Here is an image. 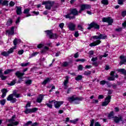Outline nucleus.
Wrapping results in <instances>:
<instances>
[{
    "mask_svg": "<svg viewBox=\"0 0 126 126\" xmlns=\"http://www.w3.org/2000/svg\"><path fill=\"white\" fill-rule=\"evenodd\" d=\"M65 80L63 82V85H67V84L68 83V81H69V78H70V77H69V76H66L65 77Z\"/></svg>",
    "mask_w": 126,
    "mask_h": 126,
    "instance_id": "bb28decb",
    "label": "nucleus"
},
{
    "mask_svg": "<svg viewBox=\"0 0 126 126\" xmlns=\"http://www.w3.org/2000/svg\"><path fill=\"white\" fill-rule=\"evenodd\" d=\"M38 110V108L34 107L32 109L26 108L25 113L27 115L28 114H31V113H34V112H36Z\"/></svg>",
    "mask_w": 126,
    "mask_h": 126,
    "instance_id": "9b49d317",
    "label": "nucleus"
},
{
    "mask_svg": "<svg viewBox=\"0 0 126 126\" xmlns=\"http://www.w3.org/2000/svg\"><path fill=\"white\" fill-rule=\"evenodd\" d=\"M54 3H55L54 1L48 0L47 1L43 2L42 3V4L43 5L45 4L46 9H48V10H51V9L54 6Z\"/></svg>",
    "mask_w": 126,
    "mask_h": 126,
    "instance_id": "f03ea898",
    "label": "nucleus"
},
{
    "mask_svg": "<svg viewBox=\"0 0 126 126\" xmlns=\"http://www.w3.org/2000/svg\"><path fill=\"white\" fill-rule=\"evenodd\" d=\"M6 100L5 99H2L1 100H0V104L2 106H4V104H5Z\"/></svg>",
    "mask_w": 126,
    "mask_h": 126,
    "instance_id": "a18cd8bd",
    "label": "nucleus"
},
{
    "mask_svg": "<svg viewBox=\"0 0 126 126\" xmlns=\"http://www.w3.org/2000/svg\"><path fill=\"white\" fill-rule=\"evenodd\" d=\"M94 126H101V125L100 124V123L97 122L94 123Z\"/></svg>",
    "mask_w": 126,
    "mask_h": 126,
    "instance_id": "774afa93",
    "label": "nucleus"
},
{
    "mask_svg": "<svg viewBox=\"0 0 126 126\" xmlns=\"http://www.w3.org/2000/svg\"><path fill=\"white\" fill-rule=\"evenodd\" d=\"M50 81H51V79L50 78H47L45 80L43 81V82L41 83V84L42 85H46L47 83H48V82H50Z\"/></svg>",
    "mask_w": 126,
    "mask_h": 126,
    "instance_id": "a878e982",
    "label": "nucleus"
},
{
    "mask_svg": "<svg viewBox=\"0 0 126 126\" xmlns=\"http://www.w3.org/2000/svg\"><path fill=\"white\" fill-rule=\"evenodd\" d=\"M23 53H24V51L23 50H21L18 51V54H19V55H22Z\"/></svg>",
    "mask_w": 126,
    "mask_h": 126,
    "instance_id": "69168bd1",
    "label": "nucleus"
},
{
    "mask_svg": "<svg viewBox=\"0 0 126 126\" xmlns=\"http://www.w3.org/2000/svg\"><path fill=\"white\" fill-rule=\"evenodd\" d=\"M70 12H71V13H72V15L74 16L78 15V14L79 13V11H78V10H77V8L70 9Z\"/></svg>",
    "mask_w": 126,
    "mask_h": 126,
    "instance_id": "ddd939ff",
    "label": "nucleus"
},
{
    "mask_svg": "<svg viewBox=\"0 0 126 126\" xmlns=\"http://www.w3.org/2000/svg\"><path fill=\"white\" fill-rule=\"evenodd\" d=\"M6 33H7L8 35H13L14 34V27H12L10 30H6Z\"/></svg>",
    "mask_w": 126,
    "mask_h": 126,
    "instance_id": "a211bd4d",
    "label": "nucleus"
},
{
    "mask_svg": "<svg viewBox=\"0 0 126 126\" xmlns=\"http://www.w3.org/2000/svg\"><path fill=\"white\" fill-rule=\"evenodd\" d=\"M1 92L2 93L1 95V98H4L6 96V93L8 92L6 89H3L1 90Z\"/></svg>",
    "mask_w": 126,
    "mask_h": 126,
    "instance_id": "aec40b11",
    "label": "nucleus"
},
{
    "mask_svg": "<svg viewBox=\"0 0 126 126\" xmlns=\"http://www.w3.org/2000/svg\"><path fill=\"white\" fill-rule=\"evenodd\" d=\"M99 44H101V41L99 40H97L96 41L91 43L90 44V47H95L97 46V45H99Z\"/></svg>",
    "mask_w": 126,
    "mask_h": 126,
    "instance_id": "6ab92c4d",
    "label": "nucleus"
},
{
    "mask_svg": "<svg viewBox=\"0 0 126 126\" xmlns=\"http://www.w3.org/2000/svg\"><path fill=\"white\" fill-rule=\"evenodd\" d=\"M82 79V75H78L77 77L75 78V80L78 81L79 80H81Z\"/></svg>",
    "mask_w": 126,
    "mask_h": 126,
    "instance_id": "79ce46f5",
    "label": "nucleus"
},
{
    "mask_svg": "<svg viewBox=\"0 0 126 126\" xmlns=\"http://www.w3.org/2000/svg\"><path fill=\"white\" fill-rule=\"evenodd\" d=\"M91 8V5L88 4H84L81 5V8L79 10V13H81L82 11L85 10V9H90Z\"/></svg>",
    "mask_w": 126,
    "mask_h": 126,
    "instance_id": "1a4fd4ad",
    "label": "nucleus"
},
{
    "mask_svg": "<svg viewBox=\"0 0 126 126\" xmlns=\"http://www.w3.org/2000/svg\"><path fill=\"white\" fill-rule=\"evenodd\" d=\"M30 64V63L28 62L27 63H22L21 64V66L24 67V66H28Z\"/></svg>",
    "mask_w": 126,
    "mask_h": 126,
    "instance_id": "ea45409f",
    "label": "nucleus"
},
{
    "mask_svg": "<svg viewBox=\"0 0 126 126\" xmlns=\"http://www.w3.org/2000/svg\"><path fill=\"white\" fill-rule=\"evenodd\" d=\"M1 4H2V5H6V6H8V1L7 0H4Z\"/></svg>",
    "mask_w": 126,
    "mask_h": 126,
    "instance_id": "c03bdc74",
    "label": "nucleus"
},
{
    "mask_svg": "<svg viewBox=\"0 0 126 126\" xmlns=\"http://www.w3.org/2000/svg\"><path fill=\"white\" fill-rule=\"evenodd\" d=\"M54 102H55V100H52V101H49L48 103H46L45 105L46 106H47V107H48V108H50V109H53V103H54Z\"/></svg>",
    "mask_w": 126,
    "mask_h": 126,
    "instance_id": "4be33fe9",
    "label": "nucleus"
},
{
    "mask_svg": "<svg viewBox=\"0 0 126 126\" xmlns=\"http://www.w3.org/2000/svg\"><path fill=\"white\" fill-rule=\"evenodd\" d=\"M94 120L93 119L91 121V124L90 126H94Z\"/></svg>",
    "mask_w": 126,
    "mask_h": 126,
    "instance_id": "680f3d73",
    "label": "nucleus"
},
{
    "mask_svg": "<svg viewBox=\"0 0 126 126\" xmlns=\"http://www.w3.org/2000/svg\"><path fill=\"white\" fill-rule=\"evenodd\" d=\"M83 99L84 98L82 97H75V95H72L67 98V101L71 103L74 102V101H82Z\"/></svg>",
    "mask_w": 126,
    "mask_h": 126,
    "instance_id": "20e7f679",
    "label": "nucleus"
},
{
    "mask_svg": "<svg viewBox=\"0 0 126 126\" xmlns=\"http://www.w3.org/2000/svg\"><path fill=\"white\" fill-rule=\"evenodd\" d=\"M3 70L2 69L0 68V78H1V80H5L7 77L6 76L3 75Z\"/></svg>",
    "mask_w": 126,
    "mask_h": 126,
    "instance_id": "f3484780",
    "label": "nucleus"
},
{
    "mask_svg": "<svg viewBox=\"0 0 126 126\" xmlns=\"http://www.w3.org/2000/svg\"><path fill=\"white\" fill-rule=\"evenodd\" d=\"M114 116H115V113H114V111H111L108 116V117L109 118V120H111V119H113L114 120V118H115V117H114Z\"/></svg>",
    "mask_w": 126,
    "mask_h": 126,
    "instance_id": "cd10ccee",
    "label": "nucleus"
},
{
    "mask_svg": "<svg viewBox=\"0 0 126 126\" xmlns=\"http://www.w3.org/2000/svg\"><path fill=\"white\" fill-rule=\"evenodd\" d=\"M77 122H78V119H75L74 120H70V123H71L72 124H74V125H75V124H76V123H77Z\"/></svg>",
    "mask_w": 126,
    "mask_h": 126,
    "instance_id": "49530a36",
    "label": "nucleus"
},
{
    "mask_svg": "<svg viewBox=\"0 0 126 126\" xmlns=\"http://www.w3.org/2000/svg\"><path fill=\"white\" fill-rule=\"evenodd\" d=\"M91 73H92L91 71L88 70V71H85L84 73V75L88 76V75H90Z\"/></svg>",
    "mask_w": 126,
    "mask_h": 126,
    "instance_id": "4c0bfd02",
    "label": "nucleus"
},
{
    "mask_svg": "<svg viewBox=\"0 0 126 126\" xmlns=\"http://www.w3.org/2000/svg\"><path fill=\"white\" fill-rule=\"evenodd\" d=\"M118 71L119 72H122V74H124V75H126V70H125L124 68L119 69Z\"/></svg>",
    "mask_w": 126,
    "mask_h": 126,
    "instance_id": "c756f323",
    "label": "nucleus"
},
{
    "mask_svg": "<svg viewBox=\"0 0 126 126\" xmlns=\"http://www.w3.org/2000/svg\"><path fill=\"white\" fill-rule=\"evenodd\" d=\"M76 62H81V63H84L85 62V59H78L76 60Z\"/></svg>",
    "mask_w": 126,
    "mask_h": 126,
    "instance_id": "864d4df0",
    "label": "nucleus"
},
{
    "mask_svg": "<svg viewBox=\"0 0 126 126\" xmlns=\"http://www.w3.org/2000/svg\"><path fill=\"white\" fill-rule=\"evenodd\" d=\"M78 28L79 30H80L81 31H83V27H82V26L80 25H78Z\"/></svg>",
    "mask_w": 126,
    "mask_h": 126,
    "instance_id": "603ef678",
    "label": "nucleus"
},
{
    "mask_svg": "<svg viewBox=\"0 0 126 126\" xmlns=\"http://www.w3.org/2000/svg\"><path fill=\"white\" fill-rule=\"evenodd\" d=\"M15 84V81L13 80L10 82V83H8V85H9L10 86H12Z\"/></svg>",
    "mask_w": 126,
    "mask_h": 126,
    "instance_id": "09e8293b",
    "label": "nucleus"
},
{
    "mask_svg": "<svg viewBox=\"0 0 126 126\" xmlns=\"http://www.w3.org/2000/svg\"><path fill=\"white\" fill-rule=\"evenodd\" d=\"M101 3L104 5H108L109 4V1L108 0H102Z\"/></svg>",
    "mask_w": 126,
    "mask_h": 126,
    "instance_id": "7c9ffc66",
    "label": "nucleus"
},
{
    "mask_svg": "<svg viewBox=\"0 0 126 126\" xmlns=\"http://www.w3.org/2000/svg\"><path fill=\"white\" fill-rule=\"evenodd\" d=\"M11 71H13V69H8L4 71V74H8V73H10Z\"/></svg>",
    "mask_w": 126,
    "mask_h": 126,
    "instance_id": "2f4dec72",
    "label": "nucleus"
},
{
    "mask_svg": "<svg viewBox=\"0 0 126 126\" xmlns=\"http://www.w3.org/2000/svg\"><path fill=\"white\" fill-rule=\"evenodd\" d=\"M43 97H44V95L42 94H40L36 99V102L37 103H41L42 101H43Z\"/></svg>",
    "mask_w": 126,
    "mask_h": 126,
    "instance_id": "b1692460",
    "label": "nucleus"
},
{
    "mask_svg": "<svg viewBox=\"0 0 126 126\" xmlns=\"http://www.w3.org/2000/svg\"><path fill=\"white\" fill-rule=\"evenodd\" d=\"M16 76H17L18 78H19V80L18 81V83H21L22 81H23V78H22V76L25 74V73H21L20 71H17L15 73Z\"/></svg>",
    "mask_w": 126,
    "mask_h": 126,
    "instance_id": "423d86ee",
    "label": "nucleus"
},
{
    "mask_svg": "<svg viewBox=\"0 0 126 126\" xmlns=\"http://www.w3.org/2000/svg\"><path fill=\"white\" fill-rule=\"evenodd\" d=\"M20 22V17H18L16 21V24H18Z\"/></svg>",
    "mask_w": 126,
    "mask_h": 126,
    "instance_id": "bf43d9fd",
    "label": "nucleus"
},
{
    "mask_svg": "<svg viewBox=\"0 0 126 126\" xmlns=\"http://www.w3.org/2000/svg\"><path fill=\"white\" fill-rule=\"evenodd\" d=\"M68 65V62H64V63L63 64V66L66 67Z\"/></svg>",
    "mask_w": 126,
    "mask_h": 126,
    "instance_id": "052dcab7",
    "label": "nucleus"
},
{
    "mask_svg": "<svg viewBox=\"0 0 126 126\" xmlns=\"http://www.w3.org/2000/svg\"><path fill=\"white\" fill-rule=\"evenodd\" d=\"M15 5V2H14L13 1H11L9 4V6H11L12 7V6H14Z\"/></svg>",
    "mask_w": 126,
    "mask_h": 126,
    "instance_id": "de8ad7c7",
    "label": "nucleus"
},
{
    "mask_svg": "<svg viewBox=\"0 0 126 126\" xmlns=\"http://www.w3.org/2000/svg\"><path fill=\"white\" fill-rule=\"evenodd\" d=\"M126 11H123L122 13V16L123 17H125V16H126Z\"/></svg>",
    "mask_w": 126,
    "mask_h": 126,
    "instance_id": "338daca9",
    "label": "nucleus"
},
{
    "mask_svg": "<svg viewBox=\"0 0 126 126\" xmlns=\"http://www.w3.org/2000/svg\"><path fill=\"white\" fill-rule=\"evenodd\" d=\"M64 17L66 19L68 18L69 19H70V20H71L72 19H75V16H73L71 12H70L69 13L64 15Z\"/></svg>",
    "mask_w": 126,
    "mask_h": 126,
    "instance_id": "2eb2a0df",
    "label": "nucleus"
},
{
    "mask_svg": "<svg viewBox=\"0 0 126 126\" xmlns=\"http://www.w3.org/2000/svg\"><path fill=\"white\" fill-rule=\"evenodd\" d=\"M7 52L9 55L12 54L13 53V48H10Z\"/></svg>",
    "mask_w": 126,
    "mask_h": 126,
    "instance_id": "6e6d98bb",
    "label": "nucleus"
},
{
    "mask_svg": "<svg viewBox=\"0 0 126 126\" xmlns=\"http://www.w3.org/2000/svg\"><path fill=\"white\" fill-rule=\"evenodd\" d=\"M102 22H107L108 23V25H112L114 22V19L110 17H104L102 18Z\"/></svg>",
    "mask_w": 126,
    "mask_h": 126,
    "instance_id": "9d476101",
    "label": "nucleus"
},
{
    "mask_svg": "<svg viewBox=\"0 0 126 126\" xmlns=\"http://www.w3.org/2000/svg\"><path fill=\"white\" fill-rule=\"evenodd\" d=\"M59 7V4H54L52 9L53 10H56V8H58Z\"/></svg>",
    "mask_w": 126,
    "mask_h": 126,
    "instance_id": "37998d69",
    "label": "nucleus"
},
{
    "mask_svg": "<svg viewBox=\"0 0 126 126\" xmlns=\"http://www.w3.org/2000/svg\"><path fill=\"white\" fill-rule=\"evenodd\" d=\"M63 26H64V24L63 23H61L59 25V27H60L61 29H63Z\"/></svg>",
    "mask_w": 126,
    "mask_h": 126,
    "instance_id": "13d9d810",
    "label": "nucleus"
},
{
    "mask_svg": "<svg viewBox=\"0 0 126 126\" xmlns=\"http://www.w3.org/2000/svg\"><path fill=\"white\" fill-rule=\"evenodd\" d=\"M30 11V9L29 8H27V9H25L24 10V12H23V13L24 14H28L26 16V17H28L29 16H31V14H29V12Z\"/></svg>",
    "mask_w": 126,
    "mask_h": 126,
    "instance_id": "5701e85b",
    "label": "nucleus"
},
{
    "mask_svg": "<svg viewBox=\"0 0 126 126\" xmlns=\"http://www.w3.org/2000/svg\"><path fill=\"white\" fill-rule=\"evenodd\" d=\"M109 102L108 101H106V100L102 102V106H107V105L109 104Z\"/></svg>",
    "mask_w": 126,
    "mask_h": 126,
    "instance_id": "8fccbe9b",
    "label": "nucleus"
},
{
    "mask_svg": "<svg viewBox=\"0 0 126 126\" xmlns=\"http://www.w3.org/2000/svg\"><path fill=\"white\" fill-rule=\"evenodd\" d=\"M21 40L19 39H17V38H15V39L13 40V44L15 46H16L17 44H19L21 43Z\"/></svg>",
    "mask_w": 126,
    "mask_h": 126,
    "instance_id": "393cba45",
    "label": "nucleus"
},
{
    "mask_svg": "<svg viewBox=\"0 0 126 126\" xmlns=\"http://www.w3.org/2000/svg\"><path fill=\"white\" fill-rule=\"evenodd\" d=\"M14 119H15V116H13L12 117L11 119H9L8 120L9 123L10 124H13V123L14 122Z\"/></svg>",
    "mask_w": 126,
    "mask_h": 126,
    "instance_id": "c9c22d12",
    "label": "nucleus"
},
{
    "mask_svg": "<svg viewBox=\"0 0 126 126\" xmlns=\"http://www.w3.org/2000/svg\"><path fill=\"white\" fill-rule=\"evenodd\" d=\"M75 27H76V26L72 23H69L68 24V28L70 31H74L75 30Z\"/></svg>",
    "mask_w": 126,
    "mask_h": 126,
    "instance_id": "4468645a",
    "label": "nucleus"
},
{
    "mask_svg": "<svg viewBox=\"0 0 126 126\" xmlns=\"http://www.w3.org/2000/svg\"><path fill=\"white\" fill-rule=\"evenodd\" d=\"M107 83H108V82L105 80H102L99 82V84H100V85H105Z\"/></svg>",
    "mask_w": 126,
    "mask_h": 126,
    "instance_id": "a19ab883",
    "label": "nucleus"
},
{
    "mask_svg": "<svg viewBox=\"0 0 126 126\" xmlns=\"http://www.w3.org/2000/svg\"><path fill=\"white\" fill-rule=\"evenodd\" d=\"M113 121L115 124H120V122H122V124H125L124 121V118L122 115H119L118 116H115L114 117Z\"/></svg>",
    "mask_w": 126,
    "mask_h": 126,
    "instance_id": "7ed1b4c3",
    "label": "nucleus"
},
{
    "mask_svg": "<svg viewBox=\"0 0 126 126\" xmlns=\"http://www.w3.org/2000/svg\"><path fill=\"white\" fill-rule=\"evenodd\" d=\"M45 32H46L50 39H57L58 38L57 34L53 33L52 32V31L50 30L45 31Z\"/></svg>",
    "mask_w": 126,
    "mask_h": 126,
    "instance_id": "39448f33",
    "label": "nucleus"
},
{
    "mask_svg": "<svg viewBox=\"0 0 126 126\" xmlns=\"http://www.w3.org/2000/svg\"><path fill=\"white\" fill-rule=\"evenodd\" d=\"M1 55L3 57H8L9 54H8V52L6 51H3L1 53Z\"/></svg>",
    "mask_w": 126,
    "mask_h": 126,
    "instance_id": "473e14b6",
    "label": "nucleus"
},
{
    "mask_svg": "<svg viewBox=\"0 0 126 126\" xmlns=\"http://www.w3.org/2000/svg\"><path fill=\"white\" fill-rule=\"evenodd\" d=\"M93 39L94 40H100L102 39L104 40L105 39H107V35L103 34H100L99 35H94L92 36Z\"/></svg>",
    "mask_w": 126,
    "mask_h": 126,
    "instance_id": "6e6552de",
    "label": "nucleus"
},
{
    "mask_svg": "<svg viewBox=\"0 0 126 126\" xmlns=\"http://www.w3.org/2000/svg\"><path fill=\"white\" fill-rule=\"evenodd\" d=\"M16 12L18 15H20V14H22V7L21 6H16Z\"/></svg>",
    "mask_w": 126,
    "mask_h": 126,
    "instance_id": "412c9836",
    "label": "nucleus"
},
{
    "mask_svg": "<svg viewBox=\"0 0 126 126\" xmlns=\"http://www.w3.org/2000/svg\"><path fill=\"white\" fill-rule=\"evenodd\" d=\"M48 50H49L48 47L47 46H45L43 49L40 51V53H41V54H43V53H46V51H48Z\"/></svg>",
    "mask_w": 126,
    "mask_h": 126,
    "instance_id": "f704fd0d",
    "label": "nucleus"
},
{
    "mask_svg": "<svg viewBox=\"0 0 126 126\" xmlns=\"http://www.w3.org/2000/svg\"><path fill=\"white\" fill-rule=\"evenodd\" d=\"M32 124V121H28L26 123L24 124V126H30V125H31Z\"/></svg>",
    "mask_w": 126,
    "mask_h": 126,
    "instance_id": "3c124183",
    "label": "nucleus"
},
{
    "mask_svg": "<svg viewBox=\"0 0 126 126\" xmlns=\"http://www.w3.org/2000/svg\"><path fill=\"white\" fill-rule=\"evenodd\" d=\"M110 75L111 76H113L114 77H115V78H118L119 77V75H118V74H116V72L113 71L111 72Z\"/></svg>",
    "mask_w": 126,
    "mask_h": 126,
    "instance_id": "c85d7f7f",
    "label": "nucleus"
},
{
    "mask_svg": "<svg viewBox=\"0 0 126 126\" xmlns=\"http://www.w3.org/2000/svg\"><path fill=\"white\" fill-rule=\"evenodd\" d=\"M116 31L117 32H121L123 31V28H119L118 29H116Z\"/></svg>",
    "mask_w": 126,
    "mask_h": 126,
    "instance_id": "4d7b16f0",
    "label": "nucleus"
},
{
    "mask_svg": "<svg viewBox=\"0 0 126 126\" xmlns=\"http://www.w3.org/2000/svg\"><path fill=\"white\" fill-rule=\"evenodd\" d=\"M78 70H82V69H83V66H82V64L79 65L78 67Z\"/></svg>",
    "mask_w": 126,
    "mask_h": 126,
    "instance_id": "5fc2aeb1",
    "label": "nucleus"
},
{
    "mask_svg": "<svg viewBox=\"0 0 126 126\" xmlns=\"http://www.w3.org/2000/svg\"><path fill=\"white\" fill-rule=\"evenodd\" d=\"M13 96L16 97V98H19L20 97V94H17V92H16V91H14L13 92V94L8 95L7 97V100L10 101L11 103H12L13 104L17 101V99L15 98H13Z\"/></svg>",
    "mask_w": 126,
    "mask_h": 126,
    "instance_id": "f257e3e1",
    "label": "nucleus"
},
{
    "mask_svg": "<svg viewBox=\"0 0 126 126\" xmlns=\"http://www.w3.org/2000/svg\"><path fill=\"white\" fill-rule=\"evenodd\" d=\"M108 80H110V81H114L115 80V77H109L108 78Z\"/></svg>",
    "mask_w": 126,
    "mask_h": 126,
    "instance_id": "e2e57ef3",
    "label": "nucleus"
},
{
    "mask_svg": "<svg viewBox=\"0 0 126 126\" xmlns=\"http://www.w3.org/2000/svg\"><path fill=\"white\" fill-rule=\"evenodd\" d=\"M74 36L76 38H77L78 36H79V33H78V32H75L74 33Z\"/></svg>",
    "mask_w": 126,
    "mask_h": 126,
    "instance_id": "0e129e2a",
    "label": "nucleus"
},
{
    "mask_svg": "<svg viewBox=\"0 0 126 126\" xmlns=\"http://www.w3.org/2000/svg\"><path fill=\"white\" fill-rule=\"evenodd\" d=\"M92 28H94V29H100V26L95 22H93L92 23H91L89 27L88 28V30H91Z\"/></svg>",
    "mask_w": 126,
    "mask_h": 126,
    "instance_id": "0eeeda50",
    "label": "nucleus"
},
{
    "mask_svg": "<svg viewBox=\"0 0 126 126\" xmlns=\"http://www.w3.org/2000/svg\"><path fill=\"white\" fill-rule=\"evenodd\" d=\"M13 21L11 20V19H8V21L6 23L7 26H10L11 24H12Z\"/></svg>",
    "mask_w": 126,
    "mask_h": 126,
    "instance_id": "72a5a7b5",
    "label": "nucleus"
},
{
    "mask_svg": "<svg viewBox=\"0 0 126 126\" xmlns=\"http://www.w3.org/2000/svg\"><path fill=\"white\" fill-rule=\"evenodd\" d=\"M111 99H112V97L110 95H108L105 98V101L110 103L111 102Z\"/></svg>",
    "mask_w": 126,
    "mask_h": 126,
    "instance_id": "e433bc0d",
    "label": "nucleus"
},
{
    "mask_svg": "<svg viewBox=\"0 0 126 126\" xmlns=\"http://www.w3.org/2000/svg\"><path fill=\"white\" fill-rule=\"evenodd\" d=\"M32 83V80H27L25 81V84L27 85H30Z\"/></svg>",
    "mask_w": 126,
    "mask_h": 126,
    "instance_id": "58836bf2",
    "label": "nucleus"
},
{
    "mask_svg": "<svg viewBox=\"0 0 126 126\" xmlns=\"http://www.w3.org/2000/svg\"><path fill=\"white\" fill-rule=\"evenodd\" d=\"M120 59H121L120 61V64L122 65V64H126V58L124 56H121Z\"/></svg>",
    "mask_w": 126,
    "mask_h": 126,
    "instance_id": "dca6fc26",
    "label": "nucleus"
},
{
    "mask_svg": "<svg viewBox=\"0 0 126 126\" xmlns=\"http://www.w3.org/2000/svg\"><path fill=\"white\" fill-rule=\"evenodd\" d=\"M53 103H54L55 108H56V109H60V107H61V106L63 104V101L55 100Z\"/></svg>",
    "mask_w": 126,
    "mask_h": 126,
    "instance_id": "f8f14e48",
    "label": "nucleus"
}]
</instances>
